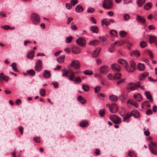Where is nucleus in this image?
Instances as JSON below:
<instances>
[{
    "instance_id": "obj_1",
    "label": "nucleus",
    "mask_w": 157,
    "mask_h": 157,
    "mask_svg": "<svg viewBox=\"0 0 157 157\" xmlns=\"http://www.w3.org/2000/svg\"><path fill=\"white\" fill-rule=\"evenodd\" d=\"M62 71L63 72V76H70L69 79L70 80L74 81V79L75 78V73L74 72L71 70V69H69V70H66V69H63Z\"/></svg>"
},
{
    "instance_id": "obj_2",
    "label": "nucleus",
    "mask_w": 157,
    "mask_h": 157,
    "mask_svg": "<svg viewBox=\"0 0 157 157\" xmlns=\"http://www.w3.org/2000/svg\"><path fill=\"white\" fill-rule=\"evenodd\" d=\"M113 6V0H104L102 3V6L106 9H111Z\"/></svg>"
},
{
    "instance_id": "obj_3",
    "label": "nucleus",
    "mask_w": 157,
    "mask_h": 157,
    "mask_svg": "<svg viewBox=\"0 0 157 157\" xmlns=\"http://www.w3.org/2000/svg\"><path fill=\"white\" fill-rule=\"evenodd\" d=\"M149 148L152 153L157 155V143L151 142L149 144Z\"/></svg>"
},
{
    "instance_id": "obj_4",
    "label": "nucleus",
    "mask_w": 157,
    "mask_h": 157,
    "mask_svg": "<svg viewBox=\"0 0 157 157\" xmlns=\"http://www.w3.org/2000/svg\"><path fill=\"white\" fill-rule=\"evenodd\" d=\"M109 118L113 123L116 124H120L121 122V118L115 114L110 116Z\"/></svg>"
},
{
    "instance_id": "obj_5",
    "label": "nucleus",
    "mask_w": 157,
    "mask_h": 157,
    "mask_svg": "<svg viewBox=\"0 0 157 157\" xmlns=\"http://www.w3.org/2000/svg\"><path fill=\"white\" fill-rule=\"evenodd\" d=\"M31 18L33 23L35 25L39 24L40 22L39 16L35 13H33L31 15Z\"/></svg>"
},
{
    "instance_id": "obj_6",
    "label": "nucleus",
    "mask_w": 157,
    "mask_h": 157,
    "mask_svg": "<svg viewBox=\"0 0 157 157\" xmlns=\"http://www.w3.org/2000/svg\"><path fill=\"white\" fill-rule=\"evenodd\" d=\"M109 105L110 112L112 113H115L117 112L118 110V107L115 103L112 104L111 105L107 104V106Z\"/></svg>"
},
{
    "instance_id": "obj_7",
    "label": "nucleus",
    "mask_w": 157,
    "mask_h": 157,
    "mask_svg": "<svg viewBox=\"0 0 157 157\" xmlns=\"http://www.w3.org/2000/svg\"><path fill=\"white\" fill-rule=\"evenodd\" d=\"M76 43L78 45L83 46L86 44V41L84 38L80 37L77 39L76 41Z\"/></svg>"
},
{
    "instance_id": "obj_8",
    "label": "nucleus",
    "mask_w": 157,
    "mask_h": 157,
    "mask_svg": "<svg viewBox=\"0 0 157 157\" xmlns=\"http://www.w3.org/2000/svg\"><path fill=\"white\" fill-rule=\"evenodd\" d=\"M72 67L75 69H79L80 67V63L77 60H75L72 61L71 63Z\"/></svg>"
},
{
    "instance_id": "obj_9",
    "label": "nucleus",
    "mask_w": 157,
    "mask_h": 157,
    "mask_svg": "<svg viewBox=\"0 0 157 157\" xmlns=\"http://www.w3.org/2000/svg\"><path fill=\"white\" fill-rule=\"evenodd\" d=\"M99 72L100 73L96 74H95V76L100 78L101 76V74L105 75L107 74L108 71L107 69H99Z\"/></svg>"
},
{
    "instance_id": "obj_10",
    "label": "nucleus",
    "mask_w": 157,
    "mask_h": 157,
    "mask_svg": "<svg viewBox=\"0 0 157 157\" xmlns=\"http://www.w3.org/2000/svg\"><path fill=\"white\" fill-rule=\"evenodd\" d=\"M136 19L138 22L142 24L145 23L146 20L145 18L142 17L138 14H136Z\"/></svg>"
},
{
    "instance_id": "obj_11",
    "label": "nucleus",
    "mask_w": 157,
    "mask_h": 157,
    "mask_svg": "<svg viewBox=\"0 0 157 157\" xmlns=\"http://www.w3.org/2000/svg\"><path fill=\"white\" fill-rule=\"evenodd\" d=\"M101 50V48H99L93 51L92 52V56L95 58L97 57L99 54Z\"/></svg>"
},
{
    "instance_id": "obj_12",
    "label": "nucleus",
    "mask_w": 157,
    "mask_h": 157,
    "mask_svg": "<svg viewBox=\"0 0 157 157\" xmlns=\"http://www.w3.org/2000/svg\"><path fill=\"white\" fill-rule=\"evenodd\" d=\"M71 50L73 53L75 54H78L81 52V50L79 48L76 46L73 47Z\"/></svg>"
},
{
    "instance_id": "obj_13",
    "label": "nucleus",
    "mask_w": 157,
    "mask_h": 157,
    "mask_svg": "<svg viewBox=\"0 0 157 157\" xmlns=\"http://www.w3.org/2000/svg\"><path fill=\"white\" fill-rule=\"evenodd\" d=\"M133 98L136 101H141L142 99V96L139 93L134 94L133 95Z\"/></svg>"
},
{
    "instance_id": "obj_14",
    "label": "nucleus",
    "mask_w": 157,
    "mask_h": 157,
    "mask_svg": "<svg viewBox=\"0 0 157 157\" xmlns=\"http://www.w3.org/2000/svg\"><path fill=\"white\" fill-rule=\"evenodd\" d=\"M65 55H62L59 56L57 58V61L59 63H63L64 62Z\"/></svg>"
},
{
    "instance_id": "obj_15",
    "label": "nucleus",
    "mask_w": 157,
    "mask_h": 157,
    "mask_svg": "<svg viewBox=\"0 0 157 157\" xmlns=\"http://www.w3.org/2000/svg\"><path fill=\"white\" fill-rule=\"evenodd\" d=\"M118 61L119 64L124 65L126 68H127L128 63L125 60L122 59H118Z\"/></svg>"
},
{
    "instance_id": "obj_16",
    "label": "nucleus",
    "mask_w": 157,
    "mask_h": 157,
    "mask_svg": "<svg viewBox=\"0 0 157 157\" xmlns=\"http://www.w3.org/2000/svg\"><path fill=\"white\" fill-rule=\"evenodd\" d=\"M42 67V62L40 60H38L36 61L35 69H41Z\"/></svg>"
},
{
    "instance_id": "obj_17",
    "label": "nucleus",
    "mask_w": 157,
    "mask_h": 157,
    "mask_svg": "<svg viewBox=\"0 0 157 157\" xmlns=\"http://www.w3.org/2000/svg\"><path fill=\"white\" fill-rule=\"evenodd\" d=\"M149 75V73L147 72H144L143 74H140L139 76V79L140 81L143 80L144 79L147 77Z\"/></svg>"
},
{
    "instance_id": "obj_18",
    "label": "nucleus",
    "mask_w": 157,
    "mask_h": 157,
    "mask_svg": "<svg viewBox=\"0 0 157 157\" xmlns=\"http://www.w3.org/2000/svg\"><path fill=\"white\" fill-rule=\"evenodd\" d=\"M146 98L151 102L153 101V100L152 97L149 91H146L144 93Z\"/></svg>"
},
{
    "instance_id": "obj_19",
    "label": "nucleus",
    "mask_w": 157,
    "mask_h": 157,
    "mask_svg": "<svg viewBox=\"0 0 157 157\" xmlns=\"http://www.w3.org/2000/svg\"><path fill=\"white\" fill-rule=\"evenodd\" d=\"M127 97V95L122 93L119 96V99L121 100L122 102L124 103Z\"/></svg>"
},
{
    "instance_id": "obj_20",
    "label": "nucleus",
    "mask_w": 157,
    "mask_h": 157,
    "mask_svg": "<svg viewBox=\"0 0 157 157\" xmlns=\"http://www.w3.org/2000/svg\"><path fill=\"white\" fill-rule=\"evenodd\" d=\"M43 75L44 78H48L51 77V75L49 71L45 70L44 72Z\"/></svg>"
},
{
    "instance_id": "obj_21",
    "label": "nucleus",
    "mask_w": 157,
    "mask_h": 157,
    "mask_svg": "<svg viewBox=\"0 0 157 157\" xmlns=\"http://www.w3.org/2000/svg\"><path fill=\"white\" fill-rule=\"evenodd\" d=\"M35 51L33 50H31L29 52L27 55V57L28 59L33 58L34 56Z\"/></svg>"
},
{
    "instance_id": "obj_22",
    "label": "nucleus",
    "mask_w": 157,
    "mask_h": 157,
    "mask_svg": "<svg viewBox=\"0 0 157 157\" xmlns=\"http://www.w3.org/2000/svg\"><path fill=\"white\" fill-rule=\"evenodd\" d=\"M132 116H133L135 118H137L140 116V113L139 111L136 110L132 111Z\"/></svg>"
},
{
    "instance_id": "obj_23",
    "label": "nucleus",
    "mask_w": 157,
    "mask_h": 157,
    "mask_svg": "<svg viewBox=\"0 0 157 157\" xmlns=\"http://www.w3.org/2000/svg\"><path fill=\"white\" fill-rule=\"evenodd\" d=\"M152 4L150 2H149L144 6V8L146 10H149L152 7Z\"/></svg>"
},
{
    "instance_id": "obj_24",
    "label": "nucleus",
    "mask_w": 157,
    "mask_h": 157,
    "mask_svg": "<svg viewBox=\"0 0 157 157\" xmlns=\"http://www.w3.org/2000/svg\"><path fill=\"white\" fill-rule=\"evenodd\" d=\"M88 122L86 121H83L80 123V126L82 127L85 128L88 126Z\"/></svg>"
},
{
    "instance_id": "obj_25",
    "label": "nucleus",
    "mask_w": 157,
    "mask_h": 157,
    "mask_svg": "<svg viewBox=\"0 0 157 157\" xmlns=\"http://www.w3.org/2000/svg\"><path fill=\"white\" fill-rule=\"evenodd\" d=\"M91 30L93 33H97L98 31V27L96 26H92L90 27Z\"/></svg>"
},
{
    "instance_id": "obj_26",
    "label": "nucleus",
    "mask_w": 157,
    "mask_h": 157,
    "mask_svg": "<svg viewBox=\"0 0 157 157\" xmlns=\"http://www.w3.org/2000/svg\"><path fill=\"white\" fill-rule=\"evenodd\" d=\"M127 90L128 92L134 90L136 89V86H134L127 85L126 87Z\"/></svg>"
},
{
    "instance_id": "obj_27",
    "label": "nucleus",
    "mask_w": 157,
    "mask_h": 157,
    "mask_svg": "<svg viewBox=\"0 0 157 157\" xmlns=\"http://www.w3.org/2000/svg\"><path fill=\"white\" fill-rule=\"evenodd\" d=\"M83 7L80 5L77 6L75 8L76 11L77 13H81L83 11Z\"/></svg>"
},
{
    "instance_id": "obj_28",
    "label": "nucleus",
    "mask_w": 157,
    "mask_h": 157,
    "mask_svg": "<svg viewBox=\"0 0 157 157\" xmlns=\"http://www.w3.org/2000/svg\"><path fill=\"white\" fill-rule=\"evenodd\" d=\"M78 100L82 104H84L86 102V101L85 99L81 96L78 97Z\"/></svg>"
},
{
    "instance_id": "obj_29",
    "label": "nucleus",
    "mask_w": 157,
    "mask_h": 157,
    "mask_svg": "<svg viewBox=\"0 0 157 157\" xmlns=\"http://www.w3.org/2000/svg\"><path fill=\"white\" fill-rule=\"evenodd\" d=\"M145 0H138L137 1V3L139 7L142 6L145 3Z\"/></svg>"
},
{
    "instance_id": "obj_30",
    "label": "nucleus",
    "mask_w": 157,
    "mask_h": 157,
    "mask_svg": "<svg viewBox=\"0 0 157 157\" xmlns=\"http://www.w3.org/2000/svg\"><path fill=\"white\" fill-rule=\"evenodd\" d=\"M110 99L113 101L116 102L117 100V97L113 95H111L109 96Z\"/></svg>"
},
{
    "instance_id": "obj_31",
    "label": "nucleus",
    "mask_w": 157,
    "mask_h": 157,
    "mask_svg": "<svg viewBox=\"0 0 157 157\" xmlns=\"http://www.w3.org/2000/svg\"><path fill=\"white\" fill-rule=\"evenodd\" d=\"M156 37L154 36H151L149 38V42L150 44H151L153 42L156 40Z\"/></svg>"
},
{
    "instance_id": "obj_32",
    "label": "nucleus",
    "mask_w": 157,
    "mask_h": 157,
    "mask_svg": "<svg viewBox=\"0 0 157 157\" xmlns=\"http://www.w3.org/2000/svg\"><path fill=\"white\" fill-rule=\"evenodd\" d=\"M27 74L31 76H33L35 74V72L32 69H30L27 71Z\"/></svg>"
},
{
    "instance_id": "obj_33",
    "label": "nucleus",
    "mask_w": 157,
    "mask_h": 157,
    "mask_svg": "<svg viewBox=\"0 0 157 157\" xmlns=\"http://www.w3.org/2000/svg\"><path fill=\"white\" fill-rule=\"evenodd\" d=\"M99 43V42L96 40H94L90 41L88 44L91 45H96Z\"/></svg>"
},
{
    "instance_id": "obj_34",
    "label": "nucleus",
    "mask_w": 157,
    "mask_h": 157,
    "mask_svg": "<svg viewBox=\"0 0 157 157\" xmlns=\"http://www.w3.org/2000/svg\"><path fill=\"white\" fill-rule=\"evenodd\" d=\"M74 81L75 84H77L80 83L82 81V79L80 77L78 76L75 78Z\"/></svg>"
},
{
    "instance_id": "obj_35",
    "label": "nucleus",
    "mask_w": 157,
    "mask_h": 157,
    "mask_svg": "<svg viewBox=\"0 0 157 157\" xmlns=\"http://www.w3.org/2000/svg\"><path fill=\"white\" fill-rule=\"evenodd\" d=\"M111 69H120V66L117 64L114 63L111 65Z\"/></svg>"
},
{
    "instance_id": "obj_36",
    "label": "nucleus",
    "mask_w": 157,
    "mask_h": 157,
    "mask_svg": "<svg viewBox=\"0 0 157 157\" xmlns=\"http://www.w3.org/2000/svg\"><path fill=\"white\" fill-rule=\"evenodd\" d=\"M121 75L120 73H116L114 74L113 79H118L121 78Z\"/></svg>"
},
{
    "instance_id": "obj_37",
    "label": "nucleus",
    "mask_w": 157,
    "mask_h": 157,
    "mask_svg": "<svg viewBox=\"0 0 157 157\" xmlns=\"http://www.w3.org/2000/svg\"><path fill=\"white\" fill-rule=\"evenodd\" d=\"M127 33L124 31H121L119 32V35L122 37H124L125 36Z\"/></svg>"
},
{
    "instance_id": "obj_38",
    "label": "nucleus",
    "mask_w": 157,
    "mask_h": 157,
    "mask_svg": "<svg viewBox=\"0 0 157 157\" xmlns=\"http://www.w3.org/2000/svg\"><path fill=\"white\" fill-rule=\"evenodd\" d=\"M82 88L84 91L85 92H87L90 90L89 86L86 85H83Z\"/></svg>"
},
{
    "instance_id": "obj_39",
    "label": "nucleus",
    "mask_w": 157,
    "mask_h": 157,
    "mask_svg": "<svg viewBox=\"0 0 157 157\" xmlns=\"http://www.w3.org/2000/svg\"><path fill=\"white\" fill-rule=\"evenodd\" d=\"M140 45L141 48H144L147 46V43L146 42L142 41L140 42Z\"/></svg>"
},
{
    "instance_id": "obj_40",
    "label": "nucleus",
    "mask_w": 157,
    "mask_h": 157,
    "mask_svg": "<svg viewBox=\"0 0 157 157\" xmlns=\"http://www.w3.org/2000/svg\"><path fill=\"white\" fill-rule=\"evenodd\" d=\"M84 73L86 75H90L93 74V72L90 70H86L84 71Z\"/></svg>"
},
{
    "instance_id": "obj_41",
    "label": "nucleus",
    "mask_w": 157,
    "mask_h": 157,
    "mask_svg": "<svg viewBox=\"0 0 157 157\" xmlns=\"http://www.w3.org/2000/svg\"><path fill=\"white\" fill-rule=\"evenodd\" d=\"M128 155L131 157H136V155L133 151H128Z\"/></svg>"
},
{
    "instance_id": "obj_42",
    "label": "nucleus",
    "mask_w": 157,
    "mask_h": 157,
    "mask_svg": "<svg viewBox=\"0 0 157 157\" xmlns=\"http://www.w3.org/2000/svg\"><path fill=\"white\" fill-rule=\"evenodd\" d=\"M138 69H145L144 65L141 63H139L137 65Z\"/></svg>"
},
{
    "instance_id": "obj_43",
    "label": "nucleus",
    "mask_w": 157,
    "mask_h": 157,
    "mask_svg": "<svg viewBox=\"0 0 157 157\" xmlns=\"http://www.w3.org/2000/svg\"><path fill=\"white\" fill-rule=\"evenodd\" d=\"M73 39V37L72 36L67 37L66 38V42L67 43H69L71 42Z\"/></svg>"
},
{
    "instance_id": "obj_44",
    "label": "nucleus",
    "mask_w": 157,
    "mask_h": 157,
    "mask_svg": "<svg viewBox=\"0 0 157 157\" xmlns=\"http://www.w3.org/2000/svg\"><path fill=\"white\" fill-rule=\"evenodd\" d=\"M105 112L104 109H100L99 111V114L101 117H103L104 116Z\"/></svg>"
},
{
    "instance_id": "obj_45",
    "label": "nucleus",
    "mask_w": 157,
    "mask_h": 157,
    "mask_svg": "<svg viewBox=\"0 0 157 157\" xmlns=\"http://www.w3.org/2000/svg\"><path fill=\"white\" fill-rule=\"evenodd\" d=\"M144 103V106L147 107V108H150V105L149 102L147 101H146L143 102Z\"/></svg>"
},
{
    "instance_id": "obj_46",
    "label": "nucleus",
    "mask_w": 157,
    "mask_h": 157,
    "mask_svg": "<svg viewBox=\"0 0 157 157\" xmlns=\"http://www.w3.org/2000/svg\"><path fill=\"white\" fill-rule=\"evenodd\" d=\"M123 18L125 20H127L130 18V17L129 14L125 13L124 15Z\"/></svg>"
},
{
    "instance_id": "obj_47",
    "label": "nucleus",
    "mask_w": 157,
    "mask_h": 157,
    "mask_svg": "<svg viewBox=\"0 0 157 157\" xmlns=\"http://www.w3.org/2000/svg\"><path fill=\"white\" fill-rule=\"evenodd\" d=\"M130 65L131 67L133 69L136 67V65L135 63L133 61H130Z\"/></svg>"
},
{
    "instance_id": "obj_48",
    "label": "nucleus",
    "mask_w": 157,
    "mask_h": 157,
    "mask_svg": "<svg viewBox=\"0 0 157 157\" xmlns=\"http://www.w3.org/2000/svg\"><path fill=\"white\" fill-rule=\"evenodd\" d=\"M40 94L42 96L44 97L45 95V90L44 89H41L40 91Z\"/></svg>"
},
{
    "instance_id": "obj_49",
    "label": "nucleus",
    "mask_w": 157,
    "mask_h": 157,
    "mask_svg": "<svg viewBox=\"0 0 157 157\" xmlns=\"http://www.w3.org/2000/svg\"><path fill=\"white\" fill-rule=\"evenodd\" d=\"M130 104L134 106L136 108H137L138 107V105L137 103L135 101H131V102H130Z\"/></svg>"
},
{
    "instance_id": "obj_50",
    "label": "nucleus",
    "mask_w": 157,
    "mask_h": 157,
    "mask_svg": "<svg viewBox=\"0 0 157 157\" xmlns=\"http://www.w3.org/2000/svg\"><path fill=\"white\" fill-rule=\"evenodd\" d=\"M78 1L77 0H71V4L72 6H74L75 4L78 3Z\"/></svg>"
},
{
    "instance_id": "obj_51",
    "label": "nucleus",
    "mask_w": 157,
    "mask_h": 157,
    "mask_svg": "<svg viewBox=\"0 0 157 157\" xmlns=\"http://www.w3.org/2000/svg\"><path fill=\"white\" fill-rule=\"evenodd\" d=\"M94 9L92 7H88L87 9V11L89 13H92L94 11Z\"/></svg>"
},
{
    "instance_id": "obj_52",
    "label": "nucleus",
    "mask_w": 157,
    "mask_h": 157,
    "mask_svg": "<svg viewBox=\"0 0 157 157\" xmlns=\"http://www.w3.org/2000/svg\"><path fill=\"white\" fill-rule=\"evenodd\" d=\"M33 140L34 142L37 143H39L40 142V138L39 137H34L33 139Z\"/></svg>"
},
{
    "instance_id": "obj_53",
    "label": "nucleus",
    "mask_w": 157,
    "mask_h": 157,
    "mask_svg": "<svg viewBox=\"0 0 157 157\" xmlns=\"http://www.w3.org/2000/svg\"><path fill=\"white\" fill-rule=\"evenodd\" d=\"M146 51L147 52L148 54L149 55V56L151 58H153L154 57V56L150 50H147Z\"/></svg>"
},
{
    "instance_id": "obj_54",
    "label": "nucleus",
    "mask_w": 157,
    "mask_h": 157,
    "mask_svg": "<svg viewBox=\"0 0 157 157\" xmlns=\"http://www.w3.org/2000/svg\"><path fill=\"white\" fill-rule=\"evenodd\" d=\"M3 73H0V82H2L3 81V78L4 76Z\"/></svg>"
},
{
    "instance_id": "obj_55",
    "label": "nucleus",
    "mask_w": 157,
    "mask_h": 157,
    "mask_svg": "<svg viewBox=\"0 0 157 157\" xmlns=\"http://www.w3.org/2000/svg\"><path fill=\"white\" fill-rule=\"evenodd\" d=\"M135 56H139L140 55V52L137 50H134L133 52Z\"/></svg>"
},
{
    "instance_id": "obj_56",
    "label": "nucleus",
    "mask_w": 157,
    "mask_h": 157,
    "mask_svg": "<svg viewBox=\"0 0 157 157\" xmlns=\"http://www.w3.org/2000/svg\"><path fill=\"white\" fill-rule=\"evenodd\" d=\"M95 154L97 155H100L101 152L99 149H96L95 151Z\"/></svg>"
},
{
    "instance_id": "obj_57",
    "label": "nucleus",
    "mask_w": 157,
    "mask_h": 157,
    "mask_svg": "<svg viewBox=\"0 0 157 157\" xmlns=\"http://www.w3.org/2000/svg\"><path fill=\"white\" fill-rule=\"evenodd\" d=\"M52 84L53 85L54 87L55 88H58L59 86L58 83L56 82H53L52 83Z\"/></svg>"
},
{
    "instance_id": "obj_58",
    "label": "nucleus",
    "mask_w": 157,
    "mask_h": 157,
    "mask_svg": "<svg viewBox=\"0 0 157 157\" xmlns=\"http://www.w3.org/2000/svg\"><path fill=\"white\" fill-rule=\"evenodd\" d=\"M94 92L96 93H99L98 90H100V88L99 86H96L94 88Z\"/></svg>"
},
{
    "instance_id": "obj_59",
    "label": "nucleus",
    "mask_w": 157,
    "mask_h": 157,
    "mask_svg": "<svg viewBox=\"0 0 157 157\" xmlns=\"http://www.w3.org/2000/svg\"><path fill=\"white\" fill-rule=\"evenodd\" d=\"M71 29L73 30H76L77 29L76 25L73 23L71 24Z\"/></svg>"
},
{
    "instance_id": "obj_60",
    "label": "nucleus",
    "mask_w": 157,
    "mask_h": 157,
    "mask_svg": "<svg viewBox=\"0 0 157 157\" xmlns=\"http://www.w3.org/2000/svg\"><path fill=\"white\" fill-rule=\"evenodd\" d=\"M146 114L147 115H150L152 113V112L151 109H148L146 111Z\"/></svg>"
},
{
    "instance_id": "obj_61",
    "label": "nucleus",
    "mask_w": 157,
    "mask_h": 157,
    "mask_svg": "<svg viewBox=\"0 0 157 157\" xmlns=\"http://www.w3.org/2000/svg\"><path fill=\"white\" fill-rule=\"evenodd\" d=\"M66 7L68 9H70L72 8V5L69 3L66 4Z\"/></svg>"
},
{
    "instance_id": "obj_62",
    "label": "nucleus",
    "mask_w": 157,
    "mask_h": 157,
    "mask_svg": "<svg viewBox=\"0 0 157 157\" xmlns=\"http://www.w3.org/2000/svg\"><path fill=\"white\" fill-rule=\"evenodd\" d=\"M107 77L110 80H112L113 79H114V77H113V75L111 74H108V75L107 76Z\"/></svg>"
},
{
    "instance_id": "obj_63",
    "label": "nucleus",
    "mask_w": 157,
    "mask_h": 157,
    "mask_svg": "<svg viewBox=\"0 0 157 157\" xmlns=\"http://www.w3.org/2000/svg\"><path fill=\"white\" fill-rule=\"evenodd\" d=\"M21 103V101L20 99H17L16 101V103L17 105H19Z\"/></svg>"
},
{
    "instance_id": "obj_64",
    "label": "nucleus",
    "mask_w": 157,
    "mask_h": 157,
    "mask_svg": "<svg viewBox=\"0 0 157 157\" xmlns=\"http://www.w3.org/2000/svg\"><path fill=\"white\" fill-rule=\"evenodd\" d=\"M148 79L149 81L151 82H156L157 81V78L156 79H154L152 78L151 77H149Z\"/></svg>"
}]
</instances>
